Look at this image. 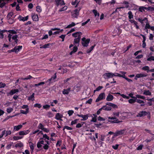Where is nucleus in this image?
<instances>
[{
    "mask_svg": "<svg viewBox=\"0 0 154 154\" xmlns=\"http://www.w3.org/2000/svg\"><path fill=\"white\" fill-rule=\"evenodd\" d=\"M143 147V145H140L137 148V150H142Z\"/></svg>",
    "mask_w": 154,
    "mask_h": 154,
    "instance_id": "obj_61",
    "label": "nucleus"
},
{
    "mask_svg": "<svg viewBox=\"0 0 154 154\" xmlns=\"http://www.w3.org/2000/svg\"><path fill=\"white\" fill-rule=\"evenodd\" d=\"M151 26L148 23H147L146 25L145 26V28L146 29H150Z\"/></svg>",
    "mask_w": 154,
    "mask_h": 154,
    "instance_id": "obj_62",
    "label": "nucleus"
},
{
    "mask_svg": "<svg viewBox=\"0 0 154 154\" xmlns=\"http://www.w3.org/2000/svg\"><path fill=\"white\" fill-rule=\"evenodd\" d=\"M148 9L146 7H144L143 6L140 7L139 8V11L140 12H143L145 10H148Z\"/></svg>",
    "mask_w": 154,
    "mask_h": 154,
    "instance_id": "obj_27",
    "label": "nucleus"
},
{
    "mask_svg": "<svg viewBox=\"0 0 154 154\" xmlns=\"http://www.w3.org/2000/svg\"><path fill=\"white\" fill-rule=\"evenodd\" d=\"M23 127V125H19L17 126H14L13 131H18L20 129Z\"/></svg>",
    "mask_w": 154,
    "mask_h": 154,
    "instance_id": "obj_15",
    "label": "nucleus"
},
{
    "mask_svg": "<svg viewBox=\"0 0 154 154\" xmlns=\"http://www.w3.org/2000/svg\"><path fill=\"white\" fill-rule=\"evenodd\" d=\"M23 146V144L21 143H17L15 145V147L16 148L17 147H22Z\"/></svg>",
    "mask_w": 154,
    "mask_h": 154,
    "instance_id": "obj_36",
    "label": "nucleus"
},
{
    "mask_svg": "<svg viewBox=\"0 0 154 154\" xmlns=\"http://www.w3.org/2000/svg\"><path fill=\"white\" fill-rule=\"evenodd\" d=\"M50 143L48 141L45 140V141L43 140L38 142L37 146L38 149H43L47 150L48 149Z\"/></svg>",
    "mask_w": 154,
    "mask_h": 154,
    "instance_id": "obj_1",
    "label": "nucleus"
},
{
    "mask_svg": "<svg viewBox=\"0 0 154 154\" xmlns=\"http://www.w3.org/2000/svg\"><path fill=\"white\" fill-rule=\"evenodd\" d=\"M8 32L12 34H15L17 33V32L14 30H9L8 31Z\"/></svg>",
    "mask_w": 154,
    "mask_h": 154,
    "instance_id": "obj_60",
    "label": "nucleus"
},
{
    "mask_svg": "<svg viewBox=\"0 0 154 154\" xmlns=\"http://www.w3.org/2000/svg\"><path fill=\"white\" fill-rule=\"evenodd\" d=\"M65 129H66L68 130H72V128L69 127V126H65L64 127L63 129V131H64Z\"/></svg>",
    "mask_w": 154,
    "mask_h": 154,
    "instance_id": "obj_42",
    "label": "nucleus"
},
{
    "mask_svg": "<svg viewBox=\"0 0 154 154\" xmlns=\"http://www.w3.org/2000/svg\"><path fill=\"white\" fill-rule=\"evenodd\" d=\"M55 2L57 6H58L59 5H63L65 4L64 1L63 0H55Z\"/></svg>",
    "mask_w": 154,
    "mask_h": 154,
    "instance_id": "obj_13",
    "label": "nucleus"
},
{
    "mask_svg": "<svg viewBox=\"0 0 154 154\" xmlns=\"http://www.w3.org/2000/svg\"><path fill=\"white\" fill-rule=\"evenodd\" d=\"M105 98V94L104 93L100 94L96 100V102H98Z\"/></svg>",
    "mask_w": 154,
    "mask_h": 154,
    "instance_id": "obj_4",
    "label": "nucleus"
},
{
    "mask_svg": "<svg viewBox=\"0 0 154 154\" xmlns=\"http://www.w3.org/2000/svg\"><path fill=\"white\" fill-rule=\"evenodd\" d=\"M73 111L72 110H70L68 111V114L69 116H70L73 114Z\"/></svg>",
    "mask_w": 154,
    "mask_h": 154,
    "instance_id": "obj_64",
    "label": "nucleus"
},
{
    "mask_svg": "<svg viewBox=\"0 0 154 154\" xmlns=\"http://www.w3.org/2000/svg\"><path fill=\"white\" fill-rule=\"evenodd\" d=\"M5 132L6 131L5 130H4L2 131V134L0 135V138H2L5 134H6Z\"/></svg>",
    "mask_w": 154,
    "mask_h": 154,
    "instance_id": "obj_57",
    "label": "nucleus"
},
{
    "mask_svg": "<svg viewBox=\"0 0 154 154\" xmlns=\"http://www.w3.org/2000/svg\"><path fill=\"white\" fill-rule=\"evenodd\" d=\"M29 108H27L26 109V111H24L23 110H20V113L23 114H26L29 112Z\"/></svg>",
    "mask_w": 154,
    "mask_h": 154,
    "instance_id": "obj_34",
    "label": "nucleus"
},
{
    "mask_svg": "<svg viewBox=\"0 0 154 154\" xmlns=\"http://www.w3.org/2000/svg\"><path fill=\"white\" fill-rule=\"evenodd\" d=\"M30 132L29 130L26 131H20L19 132V134L20 135H25L28 134Z\"/></svg>",
    "mask_w": 154,
    "mask_h": 154,
    "instance_id": "obj_14",
    "label": "nucleus"
},
{
    "mask_svg": "<svg viewBox=\"0 0 154 154\" xmlns=\"http://www.w3.org/2000/svg\"><path fill=\"white\" fill-rule=\"evenodd\" d=\"M67 8V7L66 6H64V7H63V8L60 9L59 10V11L60 12L62 11H65L66 10Z\"/></svg>",
    "mask_w": 154,
    "mask_h": 154,
    "instance_id": "obj_45",
    "label": "nucleus"
},
{
    "mask_svg": "<svg viewBox=\"0 0 154 154\" xmlns=\"http://www.w3.org/2000/svg\"><path fill=\"white\" fill-rule=\"evenodd\" d=\"M13 139L15 140H17L19 139H21L22 138V137H19V136H14L13 137Z\"/></svg>",
    "mask_w": 154,
    "mask_h": 154,
    "instance_id": "obj_52",
    "label": "nucleus"
},
{
    "mask_svg": "<svg viewBox=\"0 0 154 154\" xmlns=\"http://www.w3.org/2000/svg\"><path fill=\"white\" fill-rule=\"evenodd\" d=\"M147 60L148 61H154V57L152 56H149V55L147 56Z\"/></svg>",
    "mask_w": 154,
    "mask_h": 154,
    "instance_id": "obj_24",
    "label": "nucleus"
},
{
    "mask_svg": "<svg viewBox=\"0 0 154 154\" xmlns=\"http://www.w3.org/2000/svg\"><path fill=\"white\" fill-rule=\"evenodd\" d=\"M13 13L12 12H10L9 13L7 16V18H11L12 17V16L13 15Z\"/></svg>",
    "mask_w": 154,
    "mask_h": 154,
    "instance_id": "obj_53",
    "label": "nucleus"
},
{
    "mask_svg": "<svg viewBox=\"0 0 154 154\" xmlns=\"http://www.w3.org/2000/svg\"><path fill=\"white\" fill-rule=\"evenodd\" d=\"M50 45V43H48L47 44H46L42 46L41 47H40V48H49Z\"/></svg>",
    "mask_w": 154,
    "mask_h": 154,
    "instance_id": "obj_33",
    "label": "nucleus"
},
{
    "mask_svg": "<svg viewBox=\"0 0 154 154\" xmlns=\"http://www.w3.org/2000/svg\"><path fill=\"white\" fill-rule=\"evenodd\" d=\"M135 97H136V99H137V98H138L142 99H144L145 98L144 96H141L139 94H136V95Z\"/></svg>",
    "mask_w": 154,
    "mask_h": 154,
    "instance_id": "obj_31",
    "label": "nucleus"
},
{
    "mask_svg": "<svg viewBox=\"0 0 154 154\" xmlns=\"http://www.w3.org/2000/svg\"><path fill=\"white\" fill-rule=\"evenodd\" d=\"M75 25V23L72 22L71 24L68 25L66 27L67 28H70Z\"/></svg>",
    "mask_w": 154,
    "mask_h": 154,
    "instance_id": "obj_50",
    "label": "nucleus"
},
{
    "mask_svg": "<svg viewBox=\"0 0 154 154\" xmlns=\"http://www.w3.org/2000/svg\"><path fill=\"white\" fill-rule=\"evenodd\" d=\"M92 11L95 17H96L97 15L98 17L99 16V13L97 12V10L94 9Z\"/></svg>",
    "mask_w": 154,
    "mask_h": 154,
    "instance_id": "obj_38",
    "label": "nucleus"
},
{
    "mask_svg": "<svg viewBox=\"0 0 154 154\" xmlns=\"http://www.w3.org/2000/svg\"><path fill=\"white\" fill-rule=\"evenodd\" d=\"M94 46L95 45L91 46L89 49L87 50V52L88 53H90L91 52V51L93 50Z\"/></svg>",
    "mask_w": 154,
    "mask_h": 154,
    "instance_id": "obj_41",
    "label": "nucleus"
},
{
    "mask_svg": "<svg viewBox=\"0 0 154 154\" xmlns=\"http://www.w3.org/2000/svg\"><path fill=\"white\" fill-rule=\"evenodd\" d=\"M47 115L49 118L52 117L54 116L53 114L51 112H48L47 113Z\"/></svg>",
    "mask_w": 154,
    "mask_h": 154,
    "instance_id": "obj_40",
    "label": "nucleus"
},
{
    "mask_svg": "<svg viewBox=\"0 0 154 154\" xmlns=\"http://www.w3.org/2000/svg\"><path fill=\"white\" fill-rule=\"evenodd\" d=\"M109 122H110L112 123H119L120 122H122V121H119L118 120V119H115L114 120H110L109 121Z\"/></svg>",
    "mask_w": 154,
    "mask_h": 154,
    "instance_id": "obj_29",
    "label": "nucleus"
},
{
    "mask_svg": "<svg viewBox=\"0 0 154 154\" xmlns=\"http://www.w3.org/2000/svg\"><path fill=\"white\" fill-rule=\"evenodd\" d=\"M79 3V1L78 0H75V1L74 2H73L72 3V4L73 5H76V7H77V5Z\"/></svg>",
    "mask_w": 154,
    "mask_h": 154,
    "instance_id": "obj_48",
    "label": "nucleus"
},
{
    "mask_svg": "<svg viewBox=\"0 0 154 154\" xmlns=\"http://www.w3.org/2000/svg\"><path fill=\"white\" fill-rule=\"evenodd\" d=\"M29 146L30 147V149L32 150L31 151V153H32L33 151V150L34 149V144L32 143H29Z\"/></svg>",
    "mask_w": 154,
    "mask_h": 154,
    "instance_id": "obj_32",
    "label": "nucleus"
},
{
    "mask_svg": "<svg viewBox=\"0 0 154 154\" xmlns=\"http://www.w3.org/2000/svg\"><path fill=\"white\" fill-rule=\"evenodd\" d=\"M19 91L18 89H12L10 91L9 94L12 95L18 92Z\"/></svg>",
    "mask_w": 154,
    "mask_h": 154,
    "instance_id": "obj_17",
    "label": "nucleus"
},
{
    "mask_svg": "<svg viewBox=\"0 0 154 154\" xmlns=\"http://www.w3.org/2000/svg\"><path fill=\"white\" fill-rule=\"evenodd\" d=\"M147 112H146L144 111H142L139 112V113L137 115V117H141L146 116L147 115Z\"/></svg>",
    "mask_w": 154,
    "mask_h": 154,
    "instance_id": "obj_8",
    "label": "nucleus"
},
{
    "mask_svg": "<svg viewBox=\"0 0 154 154\" xmlns=\"http://www.w3.org/2000/svg\"><path fill=\"white\" fill-rule=\"evenodd\" d=\"M90 41V39H86L85 38L83 37L82 39V44L84 47H87Z\"/></svg>",
    "mask_w": 154,
    "mask_h": 154,
    "instance_id": "obj_2",
    "label": "nucleus"
},
{
    "mask_svg": "<svg viewBox=\"0 0 154 154\" xmlns=\"http://www.w3.org/2000/svg\"><path fill=\"white\" fill-rule=\"evenodd\" d=\"M56 73H55L54 75L53 76H52L51 78L49 79L47 81L45 82V83H48V85H50L51 83H53L55 82L54 80L56 78Z\"/></svg>",
    "mask_w": 154,
    "mask_h": 154,
    "instance_id": "obj_3",
    "label": "nucleus"
},
{
    "mask_svg": "<svg viewBox=\"0 0 154 154\" xmlns=\"http://www.w3.org/2000/svg\"><path fill=\"white\" fill-rule=\"evenodd\" d=\"M8 22L10 24H12L14 23V20L12 18H9L8 19Z\"/></svg>",
    "mask_w": 154,
    "mask_h": 154,
    "instance_id": "obj_35",
    "label": "nucleus"
},
{
    "mask_svg": "<svg viewBox=\"0 0 154 154\" xmlns=\"http://www.w3.org/2000/svg\"><path fill=\"white\" fill-rule=\"evenodd\" d=\"M138 20L142 24H143V21H144L146 20L147 21V19L146 17L144 18L143 19L140 18H138Z\"/></svg>",
    "mask_w": 154,
    "mask_h": 154,
    "instance_id": "obj_44",
    "label": "nucleus"
},
{
    "mask_svg": "<svg viewBox=\"0 0 154 154\" xmlns=\"http://www.w3.org/2000/svg\"><path fill=\"white\" fill-rule=\"evenodd\" d=\"M17 37L18 36L17 35H15L12 36V39L14 41V42L12 44L13 46H15V44L17 43L18 41V39H17Z\"/></svg>",
    "mask_w": 154,
    "mask_h": 154,
    "instance_id": "obj_10",
    "label": "nucleus"
},
{
    "mask_svg": "<svg viewBox=\"0 0 154 154\" xmlns=\"http://www.w3.org/2000/svg\"><path fill=\"white\" fill-rule=\"evenodd\" d=\"M128 14L129 15L128 18L129 19H131L133 18V16L132 14L131 11H129L128 12Z\"/></svg>",
    "mask_w": 154,
    "mask_h": 154,
    "instance_id": "obj_37",
    "label": "nucleus"
},
{
    "mask_svg": "<svg viewBox=\"0 0 154 154\" xmlns=\"http://www.w3.org/2000/svg\"><path fill=\"white\" fill-rule=\"evenodd\" d=\"M148 75L146 73H141L140 74H137L136 75V78H140L141 77H146Z\"/></svg>",
    "mask_w": 154,
    "mask_h": 154,
    "instance_id": "obj_11",
    "label": "nucleus"
},
{
    "mask_svg": "<svg viewBox=\"0 0 154 154\" xmlns=\"http://www.w3.org/2000/svg\"><path fill=\"white\" fill-rule=\"evenodd\" d=\"M63 115L60 114L59 113H57L56 114L55 118L57 120H60V119L62 118Z\"/></svg>",
    "mask_w": 154,
    "mask_h": 154,
    "instance_id": "obj_20",
    "label": "nucleus"
},
{
    "mask_svg": "<svg viewBox=\"0 0 154 154\" xmlns=\"http://www.w3.org/2000/svg\"><path fill=\"white\" fill-rule=\"evenodd\" d=\"M136 97L132 98V99H129L128 100V102L129 103L132 104L135 102H136Z\"/></svg>",
    "mask_w": 154,
    "mask_h": 154,
    "instance_id": "obj_23",
    "label": "nucleus"
},
{
    "mask_svg": "<svg viewBox=\"0 0 154 154\" xmlns=\"http://www.w3.org/2000/svg\"><path fill=\"white\" fill-rule=\"evenodd\" d=\"M34 107H37L38 108H40L42 107V105L39 103H36L34 105Z\"/></svg>",
    "mask_w": 154,
    "mask_h": 154,
    "instance_id": "obj_47",
    "label": "nucleus"
},
{
    "mask_svg": "<svg viewBox=\"0 0 154 154\" xmlns=\"http://www.w3.org/2000/svg\"><path fill=\"white\" fill-rule=\"evenodd\" d=\"M113 73L112 72L106 73L103 74V76L104 79H107L113 77Z\"/></svg>",
    "mask_w": 154,
    "mask_h": 154,
    "instance_id": "obj_7",
    "label": "nucleus"
},
{
    "mask_svg": "<svg viewBox=\"0 0 154 154\" xmlns=\"http://www.w3.org/2000/svg\"><path fill=\"white\" fill-rule=\"evenodd\" d=\"M142 69L143 70L146 71L147 72H149V67L148 66H145L142 67Z\"/></svg>",
    "mask_w": 154,
    "mask_h": 154,
    "instance_id": "obj_30",
    "label": "nucleus"
},
{
    "mask_svg": "<svg viewBox=\"0 0 154 154\" xmlns=\"http://www.w3.org/2000/svg\"><path fill=\"white\" fill-rule=\"evenodd\" d=\"M13 144V142H11L10 144H9L6 147V148L8 149H11V146Z\"/></svg>",
    "mask_w": 154,
    "mask_h": 154,
    "instance_id": "obj_46",
    "label": "nucleus"
},
{
    "mask_svg": "<svg viewBox=\"0 0 154 154\" xmlns=\"http://www.w3.org/2000/svg\"><path fill=\"white\" fill-rule=\"evenodd\" d=\"M38 128L39 129H41V130H43V129H44V126L42 125V123H40L39 124L38 126Z\"/></svg>",
    "mask_w": 154,
    "mask_h": 154,
    "instance_id": "obj_43",
    "label": "nucleus"
},
{
    "mask_svg": "<svg viewBox=\"0 0 154 154\" xmlns=\"http://www.w3.org/2000/svg\"><path fill=\"white\" fill-rule=\"evenodd\" d=\"M77 46L75 45L73 48V50L70 52V55H71L72 54V53H74L75 52H76L77 50H78V48L77 47Z\"/></svg>",
    "mask_w": 154,
    "mask_h": 154,
    "instance_id": "obj_26",
    "label": "nucleus"
},
{
    "mask_svg": "<svg viewBox=\"0 0 154 154\" xmlns=\"http://www.w3.org/2000/svg\"><path fill=\"white\" fill-rule=\"evenodd\" d=\"M81 87L79 85H76L74 87V89L75 90L76 92L79 91Z\"/></svg>",
    "mask_w": 154,
    "mask_h": 154,
    "instance_id": "obj_28",
    "label": "nucleus"
},
{
    "mask_svg": "<svg viewBox=\"0 0 154 154\" xmlns=\"http://www.w3.org/2000/svg\"><path fill=\"white\" fill-rule=\"evenodd\" d=\"M4 0H0V8H3L5 5V3L4 2L1 3L2 2L4 1Z\"/></svg>",
    "mask_w": 154,
    "mask_h": 154,
    "instance_id": "obj_39",
    "label": "nucleus"
},
{
    "mask_svg": "<svg viewBox=\"0 0 154 154\" xmlns=\"http://www.w3.org/2000/svg\"><path fill=\"white\" fill-rule=\"evenodd\" d=\"M143 94L146 95H151V93L149 90H144L143 93Z\"/></svg>",
    "mask_w": 154,
    "mask_h": 154,
    "instance_id": "obj_25",
    "label": "nucleus"
},
{
    "mask_svg": "<svg viewBox=\"0 0 154 154\" xmlns=\"http://www.w3.org/2000/svg\"><path fill=\"white\" fill-rule=\"evenodd\" d=\"M81 37H79L75 38L74 40V44L75 45L78 46L79 45V43L80 41Z\"/></svg>",
    "mask_w": 154,
    "mask_h": 154,
    "instance_id": "obj_12",
    "label": "nucleus"
},
{
    "mask_svg": "<svg viewBox=\"0 0 154 154\" xmlns=\"http://www.w3.org/2000/svg\"><path fill=\"white\" fill-rule=\"evenodd\" d=\"M103 110L106 111H110L112 109V108L111 107L106 105L103 106Z\"/></svg>",
    "mask_w": 154,
    "mask_h": 154,
    "instance_id": "obj_22",
    "label": "nucleus"
},
{
    "mask_svg": "<svg viewBox=\"0 0 154 154\" xmlns=\"http://www.w3.org/2000/svg\"><path fill=\"white\" fill-rule=\"evenodd\" d=\"M82 33L81 32H79L73 33L72 34V36L75 37H81V35H82Z\"/></svg>",
    "mask_w": 154,
    "mask_h": 154,
    "instance_id": "obj_16",
    "label": "nucleus"
},
{
    "mask_svg": "<svg viewBox=\"0 0 154 154\" xmlns=\"http://www.w3.org/2000/svg\"><path fill=\"white\" fill-rule=\"evenodd\" d=\"M136 102L139 103H144L143 101L138 99H137Z\"/></svg>",
    "mask_w": 154,
    "mask_h": 154,
    "instance_id": "obj_63",
    "label": "nucleus"
},
{
    "mask_svg": "<svg viewBox=\"0 0 154 154\" xmlns=\"http://www.w3.org/2000/svg\"><path fill=\"white\" fill-rule=\"evenodd\" d=\"M66 36V35H62L60 36L59 37L62 39V42H63L64 40V38Z\"/></svg>",
    "mask_w": 154,
    "mask_h": 154,
    "instance_id": "obj_54",
    "label": "nucleus"
},
{
    "mask_svg": "<svg viewBox=\"0 0 154 154\" xmlns=\"http://www.w3.org/2000/svg\"><path fill=\"white\" fill-rule=\"evenodd\" d=\"M36 11L38 12H40L42 11V9L40 6H38L36 7Z\"/></svg>",
    "mask_w": 154,
    "mask_h": 154,
    "instance_id": "obj_49",
    "label": "nucleus"
},
{
    "mask_svg": "<svg viewBox=\"0 0 154 154\" xmlns=\"http://www.w3.org/2000/svg\"><path fill=\"white\" fill-rule=\"evenodd\" d=\"M130 21L131 23H134L135 25H137V23L134 20H131Z\"/></svg>",
    "mask_w": 154,
    "mask_h": 154,
    "instance_id": "obj_56",
    "label": "nucleus"
},
{
    "mask_svg": "<svg viewBox=\"0 0 154 154\" xmlns=\"http://www.w3.org/2000/svg\"><path fill=\"white\" fill-rule=\"evenodd\" d=\"M44 109H48L50 107V106L49 105H44L43 106Z\"/></svg>",
    "mask_w": 154,
    "mask_h": 154,
    "instance_id": "obj_58",
    "label": "nucleus"
},
{
    "mask_svg": "<svg viewBox=\"0 0 154 154\" xmlns=\"http://www.w3.org/2000/svg\"><path fill=\"white\" fill-rule=\"evenodd\" d=\"M78 121V120L76 119L74 120L73 121H72V122H71V125H74V124H76L77 123Z\"/></svg>",
    "mask_w": 154,
    "mask_h": 154,
    "instance_id": "obj_59",
    "label": "nucleus"
},
{
    "mask_svg": "<svg viewBox=\"0 0 154 154\" xmlns=\"http://www.w3.org/2000/svg\"><path fill=\"white\" fill-rule=\"evenodd\" d=\"M22 48V46H18L15 47L14 48L10 51V52H13L15 53L18 52Z\"/></svg>",
    "mask_w": 154,
    "mask_h": 154,
    "instance_id": "obj_6",
    "label": "nucleus"
},
{
    "mask_svg": "<svg viewBox=\"0 0 154 154\" xmlns=\"http://www.w3.org/2000/svg\"><path fill=\"white\" fill-rule=\"evenodd\" d=\"M125 129H123L120 131H117L116 132L114 133V136L115 137H117L120 135L124 134Z\"/></svg>",
    "mask_w": 154,
    "mask_h": 154,
    "instance_id": "obj_5",
    "label": "nucleus"
},
{
    "mask_svg": "<svg viewBox=\"0 0 154 154\" xmlns=\"http://www.w3.org/2000/svg\"><path fill=\"white\" fill-rule=\"evenodd\" d=\"M57 31L55 32L53 34L54 35H56L58 34H59L60 32H62L63 31V29H61L60 30H60H57Z\"/></svg>",
    "mask_w": 154,
    "mask_h": 154,
    "instance_id": "obj_55",
    "label": "nucleus"
},
{
    "mask_svg": "<svg viewBox=\"0 0 154 154\" xmlns=\"http://www.w3.org/2000/svg\"><path fill=\"white\" fill-rule=\"evenodd\" d=\"M70 89L71 88H69L66 89H64L62 92L63 94H68L70 91Z\"/></svg>",
    "mask_w": 154,
    "mask_h": 154,
    "instance_id": "obj_18",
    "label": "nucleus"
},
{
    "mask_svg": "<svg viewBox=\"0 0 154 154\" xmlns=\"http://www.w3.org/2000/svg\"><path fill=\"white\" fill-rule=\"evenodd\" d=\"M13 110V108H9L7 109V112L8 113H10Z\"/></svg>",
    "mask_w": 154,
    "mask_h": 154,
    "instance_id": "obj_51",
    "label": "nucleus"
},
{
    "mask_svg": "<svg viewBox=\"0 0 154 154\" xmlns=\"http://www.w3.org/2000/svg\"><path fill=\"white\" fill-rule=\"evenodd\" d=\"M113 96L112 95L109 94L107 96L106 98V100L108 101H111L113 99Z\"/></svg>",
    "mask_w": 154,
    "mask_h": 154,
    "instance_id": "obj_19",
    "label": "nucleus"
},
{
    "mask_svg": "<svg viewBox=\"0 0 154 154\" xmlns=\"http://www.w3.org/2000/svg\"><path fill=\"white\" fill-rule=\"evenodd\" d=\"M77 116L79 117H81L83 119L81 120L82 121H85L88 119V115H83L82 114L81 115H79V114H77Z\"/></svg>",
    "mask_w": 154,
    "mask_h": 154,
    "instance_id": "obj_9",
    "label": "nucleus"
},
{
    "mask_svg": "<svg viewBox=\"0 0 154 154\" xmlns=\"http://www.w3.org/2000/svg\"><path fill=\"white\" fill-rule=\"evenodd\" d=\"M32 18L34 21H37L38 20V15L35 14H33L32 15Z\"/></svg>",
    "mask_w": 154,
    "mask_h": 154,
    "instance_id": "obj_21",
    "label": "nucleus"
}]
</instances>
